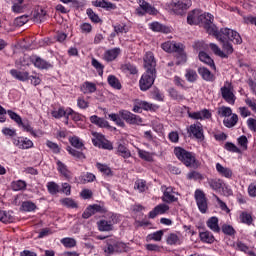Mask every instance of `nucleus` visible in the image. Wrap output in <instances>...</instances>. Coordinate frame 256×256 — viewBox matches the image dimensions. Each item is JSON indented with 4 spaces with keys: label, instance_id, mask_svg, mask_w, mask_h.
I'll return each mask as SVG.
<instances>
[{
    "label": "nucleus",
    "instance_id": "obj_1",
    "mask_svg": "<svg viewBox=\"0 0 256 256\" xmlns=\"http://www.w3.org/2000/svg\"><path fill=\"white\" fill-rule=\"evenodd\" d=\"M157 61L152 52H147L144 56V69L145 73L142 75L139 85L141 91H147L153 87L157 77Z\"/></svg>",
    "mask_w": 256,
    "mask_h": 256
},
{
    "label": "nucleus",
    "instance_id": "obj_2",
    "mask_svg": "<svg viewBox=\"0 0 256 256\" xmlns=\"http://www.w3.org/2000/svg\"><path fill=\"white\" fill-rule=\"evenodd\" d=\"M187 23L189 25H199V23H204V29L209 33V28L213 27V15L209 13L201 14V11L193 10L187 16Z\"/></svg>",
    "mask_w": 256,
    "mask_h": 256
},
{
    "label": "nucleus",
    "instance_id": "obj_3",
    "mask_svg": "<svg viewBox=\"0 0 256 256\" xmlns=\"http://www.w3.org/2000/svg\"><path fill=\"white\" fill-rule=\"evenodd\" d=\"M233 31L234 30L229 28H222L219 31V29L215 24H213L211 28L208 27V34L216 37V39L220 41V43H225L230 41L231 35H233Z\"/></svg>",
    "mask_w": 256,
    "mask_h": 256
},
{
    "label": "nucleus",
    "instance_id": "obj_4",
    "mask_svg": "<svg viewBox=\"0 0 256 256\" xmlns=\"http://www.w3.org/2000/svg\"><path fill=\"white\" fill-rule=\"evenodd\" d=\"M222 49L219 48V46L215 43H210L209 47L211 49V51L214 52L215 55H217L218 57H221L222 59H227L229 57V55H233V44L229 43V42H222Z\"/></svg>",
    "mask_w": 256,
    "mask_h": 256
},
{
    "label": "nucleus",
    "instance_id": "obj_5",
    "mask_svg": "<svg viewBox=\"0 0 256 256\" xmlns=\"http://www.w3.org/2000/svg\"><path fill=\"white\" fill-rule=\"evenodd\" d=\"M174 153L176 157L186 165V167H194L195 166V156L188 152L187 150L178 147L174 149Z\"/></svg>",
    "mask_w": 256,
    "mask_h": 256
},
{
    "label": "nucleus",
    "instance_id": "obj_6",
    "mask_svg": "<svg viewBox=\"0 0 256 256\" xmlns=\"http://www.w3.org/2000/svg\"><path fill=\"white\" fill-rule=\"evenodd\" d=\"M222 98L229 105H235V94L233 93V85L229 82H225L224 86L220 89Z\"/></svg>",
    "mask_w": 256,
    "mask_h": 256
},
{
    "label": "nucleus",
    "instance_id": "obj_7",
    "mask_svg": "<svg viewBox=\"0 0 256 256\" xmlns=\"http://www.w3.org/2000/svg\"><path fill=\"white\" fill-rule=\"evenodd\" d=\"M126 248L127 245H125L123 242L109 240L107 242V246L104 248V251L107 253V255H113V253H123Z\"/></svg>",
    "mask_w": 256,
    "mask_h": 256
},
{
    "label": "nucleus",
    "instance_id": "obj_8",
    "mask_svg": "<svg viewBox=\"0 0 256 256\" xmlns=\"http://www.w3.org/2000/svg\"><path fill=\"white\" fill-rule=\"evenodd\" d=\"M119 115L124 121H126V123H129V125H141V123H143V119H141V117L131 113L130 111L120 110Z\"/></svg>",
    "mask_w": 256,
    "mask_h": 256
},
{
    "label": "nucleus",
    "instance_id": "obj_9",
    "mask_svg": "<svg viewBox=\"0 0 256 256\" xmlns=\"http://www.w3.org/2000/svg\"><path fill=\"white\" fill-rule=\"evenodd\" d=\"M198 209L202 213H207L208 205H207V197L205 196V192L203 190L197 189L194 194Z\"/></svg>",
    "mask_w": 256,
    "mask_h": 256
},
{
    "label": "nucleus",
    "instance_id": "obj_10",
    "mask_svg": "<svg viewBox=\"0 0 256 256\" xmlns=\"http://www.w3.org/2000/svg\"><path fill=\"white\" fill-rule=\"evenodd\" d=\"M139 8L136 9V13L138 15H145V13H148L149 15H155L157 13V9L155 7L151 6L147 1L145 0H139Z\"/></svg>",
    "mask_w": 256,
    "mask_h": 256
},
{
    "label": "nucleus",
    "instance_id": "obj_11",
    "mask_svg": "<svg viewBox=\"0 0 256 256\" xmlns=\"http://www.w3.org/2000/svg\"><path fill=\"white\" fill-rule=\"evenodd\" d=\"M162 189H164V193L162 197V201H164V203H175V201H177V197L173 195V193H175L173 191V187L162 186Z\"/></svg>",
    "mask_w": 256,
    "mask_h": 256
},
{
    "label": "nucleus",
    "instance_id": "obj_12",
    "mask_svg": "<svg viewBox=\"0 0 256 256\" xmlns=\"http://www.w3.org/2000/svg\"><path fill=\"white\" fill-rule=\"evenodd\" d=\"M176 53V65H183V63H187V54L185 53V47L183 44L178 46V49L175 51Z\"/></svg>",
    "mask_w": 256,
    "mask_h": 256
},
{
    "label": "nucleus",
    "instance_id": "obj_13",
    "mask_svg": "<svg viewBox=\"0 0 256 256\" xmlns=\"http://www.w3.org/2000/svg\"><path fill=\"white\" fill-rule=\"evenodd\" d=\"M189 132L195 139H200L203 141L205 139V136L203 135V128L201 127V124H192L190 126Z\"/></svg>",
    "mask_w": 256,
    "mask_h": 256
},
{
    "label": "nucleus",
    "instance_id": "obj_14",
    "mask_svg": "<svg viewBox=\"0 0 256 256\" xmlns=\"http://www.w3.org/2000/svg\"><path fill=\"white\" fill-rule=\"evenodd\" d=\"M14 145H16V147L18 149H31V147H33V141H31L28 138H24V139H14Z\"/></svg>",
    "mask_w": 256,
    "mask_h": 256
},
{
    "label": "nucleus",
    "instance_id": "obj_15",
    "mask_svg": "<svg viewBox=\"0 0 256 256\" xmlns=\"http://www.w3.org/2000/svg\"><path fill=\"white\" fill-rule=\"evenodd\" d=\"M190 119H211V112H209V110L204 109L202 111H198V112H192L188 114Z\"/></svg>",
    "mask_w": 256,
    "mask_h": 256
},
{
    "label": "nucleus",
    "instance_id": "obj_16",
    "mask_svg": "<svg viewBox=\"0 0 256 256\" xmlns=\"http://www.w3.org/2000/svg\"><path fill=\"white\" fill-rule=\"evenodd\" d=\"M13 6L12 11L13 13H25L27 9V5L24 4V0H11Z\"/></svg>",
    "mask_w": 256,
    "mask_h": 256
},
{
    "label": "nucleus",
    "instance_id": "obj_17",
    "mask_svg": "<svg viewBox=\"0 0 256 256\" xmlns=\"http://www.w3.org/2000/svg\"><path fill=\"white\" fill-rule=\"evenodd\" d=\"M216 170L218 171L219 175H221V177H226V179H231L233 177V171L231 168H227L220 163L216 164Z\"/></svg>",
    "mask_w": 256,
    "mask_h": 256
},
{
    "label": "nucleus",
    "instance_id": "obj_18",
    "mask_svg": "<svg viewBox=\"0 0 256 256\" xmlns=\"http://www.w3.org/2000/svg\"><path fill=\"white\" fill-rule=\"evenodd\" d=\"M179 46H181V43H175L172 41L164 42L161 45L163 51H166V53H175L177 49H179Z\"/></svg>",
    "mask_w": 256,
    "mask_h": 256
},
{
    "label": "nucleus",
    "instance_id": "obj_19",
    "mask_svg": "<svg viewBox=\"0 0 256 256\" xmlns=\"http://www.w3.org/2000/svg\"><path fill=\"white\" fill-rule=\"evenodd\" d=\"M207 227L214 233H220L221 227H219V218L213 216L206 222Z\"/></svg>",
    "mask_w": 256,
    "mask_h": 256
},
{
    "label": "nucleus",
    "instance_id": "obj_20",
    "mask_svg": "<svg viewBox=\"0 0 256 256\" xmlns=\"http://www.w3.org/2000/svg\"><path fill=\"white\" fill-rule=\"evenodd\" d=\"M198 73L199 75H201L204 81H211V82L215 81V75H213V73H211V71H209V69L205 67H200L198 69Z\"/></svg>",
    "mask_w": 256,
    "mask_h": 256
},
{
    "label": "nucleus",
    "instance_id": "obj_21",
    "mask_svg": "<svg viewBox=\"0 0 256 256\" xmlns=\"http://www.w3.org/2000/svg\"><path fill=\"white\" fill-rule=\"evenodd\" d=\"M119 53H121V49L119 48L107 50L104 54V59L108 62L115 61V58L119 57Z\"/></svg>",
    "mask_w": 256,
    "mask_h": 256
},
{
    "label": "nucleus",
    "instance_id": "obj_22",
    "mask_svg": "<svg viewBox=\"0 0 256 256\" xmlns=\"http://www.w3.org/2000/svg\"><path fill=\"white\" fill-rule=\"evenodd\" d=\"M90 123H93V125H97V127L101 128L109 127V122L97 115H93L90 117Z\"/></svg>",
    "mask_w": 256,
    "mask_h": 256
},
{
    "label": "nucleus",
    "instance_id": "obj_23",
    "mask_svg": "<svg viewBox=\"0 0 256 256\" xmlns=\"http://www.w3.org/2000/svg\"><path fill=\"white\" fill-rule=\"evenodd\" d=\"M231 117H226L223 120V124L225 125V127H227L228 129H231L232 127H235V125H237V123H239V116L237 114H232L230 115Z\"/></svg>",
    "mask_w": 256,
    "mask_h": 256
},
{
    "label": "nucleus",
    "instance_id": "obj_24",
    "mask_svg": "<svg viewBox=\"0 0 256 256\" xmlns=\"http://www.w3.org/2000/svg\"><path fill=\"white\" fill-rule=\"evenodd\" d=\"M33 63L34 66L37 67V69H51V67H53L51 63L45 61L41 57H36Z\"/></svg>",
    "mask_w": 256,
    "mask_h": 256
},
{
    "label": "nucleus",
    "instance_id": "obj_25",
    "mask_svg": "<svg viewBox=\"0 0 256 256\" xmlns=\"http://www.w3.org/2000/svg\"><path fill=\"white\" fill-rule=\"evenodd\" d=\"M45 15H47V12L43 10V8H37L33 13L32 19L35 23H42L45 19Z\"/></svg>",
    "mask_w": 256,
    "mask_h": 256
},
{
    "label": "nucleus",
    "instance_id": "obj_26",
    "mask_svg": "<svg viewBox=\"0 0 256 256\" xmlns=\"http://www.w3.org/2000/svg\"><path fill=\"white\" fill-rule=\"evenodd\" d=\"M150 29L156 33H169L170 29L167 26L162 25L159 22H153L150 24Z\"/></svg>",
    "mask_w": 256,
    "mask_h": 256
},
{
    "label": "nucleus",
    "instance_id": "obj_27",
    "mask_svg": "<svg viewBox=\"0 0 256 256\" xmlns=\"http://www.w3.org/2000/svg\"><path fill=\"white\" fill-rule=\"evenodd\" d=\"M199 59L200 61H202V63H206V65H209V67H211V69H216L215 67V61H213L205 52H200L199 53Z\"/></svg>",
    "mask_w": 256,
    "mask_h": 256
},
{
    "label": "nucleus",
    "instance_id": "obj_28",
    "mask_svg": "<svg viewBox=\"0 0 256 256\" xmlns=\"http://www.w3.org/2000/svg\"><path fill=\"white\" fill-rule=\"evenodd\" d=\"M10 73L12 77H14V79H18V81H27V79H29V72H21L13 69Z\"/></svg>",
    "mask_w": 256,
    "mask_h": 256
},
{
    "label": "nucleus",
    "instance_id": "obj_29",
    "mask_svg": "<svg viewBox=\"0 0 256 256\" xmlns=\"http://www.w3.org/2000/svg\"><path fill=\"white\" fill-rule=\"evenodd\" d=\"M81 91L84 94L95 93V91H97V85H95V83H93V82H85L81 86Z\"/></svg>",
    "mask_w": 256,
    "mask_h": 256
},
{
    "label": "nucleus",
    "instance_id": "obj_30",
    "mask_svg": "<svg viewBox=\"0 0 256 256\" xmlns=\"http://www.w3.org/2000/svg\"><path fill=\"white\" fill-rule=\"evenodd\" d=\"M99 231H113V222L107 220H100L98 223Z\"/></svg>",
    "mask_w": 256,
    "mask_h": 256
},
{
    "label": "nucleus",
    "instance_id": "obj_31",
    "mask_svg": "<svg viewBox=\"0 0 256 256\" xmlns=\"http://www.w3.org/2000/svg\"><path fill=\"white\" fill-rule=\"evenodd\" d=\"M11 188L13 191H25L27 189V182L23 180L13 181Z\"/></svg>",
    "mask_w": 256,
    "mask_h": 256
},
{
    "label": "nucleus",
    "instance_id": "obj_32",
    "mask_svg": "<svg viewBox=\"0 0 256 256\" xmlns=\"http://www.w3.org/2000/svg\"><path fill=\"white\" fill-rule=\"evenodd\" d=\"M200 239L203 243H214L215 242V236L209 231L200 232Z\"/></svg>",
    "mask_w": 256,
    "mask_h": 256
},
{
    "label": "nucleus",
    "instance_id": "obj_33",
    "mask_svg": "<svg viewBox=\"0 0 256 256\" xmlns=\"http://www.w3.org/2000/svg\"><path fill=\"white\" fill-rule=\"evenodd\" d=\"M58 171L65 177V179H71V172L67 169V166L63 162L58 161Z\"/></svg>",
    "mask_w": 256,
    "mask_h": 256
},
{
    "label": "nucleus",
    "instance_id": "obj_34",
    "mask_svg": "<svg viewBox=\"0 0 256 256\" xmlns=\"http://www.w3.org/2000/svg\"><path fill=\"white\" fill-rule=\"evenodd\" d=\"M108 84L110 87H113V89H117L118 91L121 90V82L115 75L108 76Z\"/></svg>",
    "mask_w": 256,
    "mask_h": 256
},
{
    "label": "nucleus",
    "instance_id": "obj_35",
    "mask_svg": "<svg viewBox=\"0 0 256 256\" xmlns=\"http://www.w3.org/2000/svg\"><path fill=\"white\" fill-rule=\"evenodd\" d=\"M185 11H187V4L183 2L176 3L173 8V12L175 13V15H183Z\"/></svg>",
    "mask_w": 256,
    "mask_h": 256
},
{
    "label": "nucleus",
    "instance_id": "obj_36",
    "mask_svg": "<svg viewBox=\"0 0 256 256\" xmlns=\"http://www.w3.org/2000/svg\"><path fill=\"white\" fill-rule=\"evenodd\" d=\"M209 186L211 187V189H213L214 191H219V189H222L223 187V180L221 179H210L208 181Z\"/></svg>",
    "mask_w": 256,
    "mask_h": 256
},
{
    "label": "nucleus",
    "instance_id": "obj_37",
    "mask_svg": "<svg viewBox=\"0 0 256 256\" xmlns=\"http://www.w3.org/2000/svg\"><path fill=\"white\" fill-rule=\"evenodd\" d=\"M218 115L227 119V117H231V115H233V110L230 107L222 106L218 109Z\"/></svg>",
    "mask_w": 256,
    "mask_h": 256
},
{
    "label": "nucleus",
    "instance_id": "obj_38",
    "mask_svg": "<svg viewBox=\"0 0 256 256\" xmlns=\"http://www.w3.org/2000/svg\"><path fill=\"white\" fill-rule=\"evenodd\" d=\"M13 215L7 211L0 210V221L2 223H13Z\"/></svg>",
    "mask_w": 256,
    "mask_h": 256
},
{
    "label": "nucleus",
    "instance_id": "obj_39",
    "mask_svg": "<svg viewBox=\"0 0 256 256\" xmlns=\"http://www.w3.org/2000/svg\"><path fill=\"white\" fill-rule=\"evenodd\" d=\"M118 155H120L124 159H129V157H131V151H129L127 149V147H125V145L119 144L118 145Z\"/></svg>",
    "mask_w": 256,
    "mask_h": 256
},
{
    "label": "nucleus",
    "instance_id": "obj_40",
    "mask_svg": "<svg viewBox=\"0 0 256 256\" xmlns=\"http://www.w3.org/2000/svg\"><path fill=\"white\" fill-rule=\"evenodd\" d=\"M162 238H163V230H160L152 234H149L146 237V241H161Z\"/></svg>",
    "mask_w": 256,
    "mask_h": 256
},
{
    "label": "nucleus",
    "instance_id": "obj_41",
    "mask_svg": "<svg viewBox=\"0 0 256 256\" xmlns=\"http://www.w3.org/2000/svg\"><path fill=\"white\" fill-rule=\"evenodd\" d=\"M35 209H37V205H35V203L31 201H25L21 205L22 211L31 212V211H35Z\"/></svg>",
    "mask_w": 256,
    "mask_h": 256
},
{
    "label": "nucleus",
    "instance_id": "obj_42",
    "mask_svg": "<svg viewBox=\"0 0 256 256\" xmlns=\"http://www.w3.org/2000/svg\"><path fill=\"white\" fill-rule=\"evenodd\" d=\"M109 119H111V121H114V123H116L118 127H125V122L123 121V119H121V115L109 114Z\"/></svg>",
    "mask_w": 256,
    "mask_h": 256
},
{
    "label": "nucleus",
    "instance_id": "obj_43",
    "mask_svg": "<svg viewBox=\"0 0 256 256\" xmlns=\"http://www.w3.org/2000/svg\"><path fill=\"white\" fill-rule=\"evenodd\" d=\"M61 243L64 247L71 249V247H75L77 245V240H75V238H63Z\"/></svg>",
    "mask_w": 256,
    "mask_h": 256
},
{
    "label": "nucleus",
    "instance_id": "obj_44",
    "mask_svg": "<svg viewBox=\"0 0 256 256\" xmlns=\"http://www.w3.org/2000/svg\"><path fill=\"white\" fill-rule=\"evenodd\" d=\"M28 21L29 15H22L14 20V25H16V27H23V25H25V23H27Z\"/></svg>",
    "mask_w": 256,
    "mask_h": 256
},
{
    "label": "nucleus",
    "instance_id": "obj_45",
    "mask_svg": "<svg viewBox=\"0 0 256 256\" xmlns=\"http://www.w3.org/2000/svg\"><path fill=\"white\" fill-rule=\"evenodd\" d=\"M68 112H69V110L65 111V109L59 108L58 110L52 111L51 115L55 119H61V117H66V119H67V113Z\"/></svg>",
    "mask_w": 256,
    "mask_h": 256
},
{
    "label": "nucleus",
    "instance_id": "obj_46",
    "mask_svg": "<svg viewBox=\"0 0 256 256\" xmlns=\"http://www.w3.org/2000/svg\"><path fill=\"white\" fill-rule=\"evenodd\" d=\"M88 207L90 208L92 215H95V213H107V209L99 204H93Z\"/></svg>",
    "mask_w": 256,
    "mask_h": 256
},
{
    "label": "nucleus",
    "instance_id": "obj_47",
    "mask_svg": "<svg viewBox=\"0 0 256 256\" xmlns=\"http://www.w3.org/2000/svg\"><path fill=\"white\" fill-rule=\"evenodd\" d=\"M47 189L50 195H57V193H59V186L55 182H48Z\"/></svg>",
    "mask_w": 256,
    "mask_h": 256
},
{
    "label": "nucleus",
    "instance_id": "obj_48",
    "mask_svg": "<svg viewBox=\"0 0 256 256\" xmlns=\"http://www.w3.org/2000/svg\"><path fill=\"white\" fill-rule=\"evenodd\" d=\"M92 135L94 137L92 139V143H93V145H95V147H97L99 144H101L105 139V136H103L102 134L97 133V132H92Z\"/></svg>",
    "mask_w": 256,
    "mask_h": 256
},
{
    "label": "nucleus",
    "instance_id": "obj_49",
    "mask_svg": "<svg viewBox=\"0 0 256 256\" xmlns=\"http://www.w3.org/2000/svg\"><path fill=\"white\" fill-rule=\"evenodd\" d=\"M185 77L189 83H195V81H197V72L189 69L186 71Z\"/></svg>",
    "mask_w": 256,
    "mask_h": 256
},
{
    "label": "nucleus",
    "instance_id": "obj_50",
    "mask_svg": "<svg viewBox=\"0 0 256 256\" xmlns=\"http://www.w3.org/2000/svg\"><path fill=\"white\" fill-rule=\"evenodd\" d=\"M86 13L93 23H101V18H99V15L93 12V9H87Z\"/></svg>",
    "mask_w": 256,
    "mask_h": 256
},
{
    "label": "nucleus",
    "instance_id": "obj_51",
    "mask_svg": "<svg viewBox=\"0 0 256 256\" xmlns=\"http://www.w3.org/2000/svg\"><path fill=\"white\" fill-rule=\"evenodd\" d=\"M230 41L235 43V45H241V43H243V38H241V35H239V33L234 30L230 37Z\"/></svg>",
    "mask_w": 256,
    "mask_h": 256
},
{
    "label": "nucleus",
    "instance_id": "obj_52",
    "mask_svg": "<svg viewBox=\"0 0 256 256\" xmlns=\"http://www.w3.org/2000/svg\"><path fill=\"white\" fill-rule=\"evenodd\" d=\"M187 179L194 180V181H202L203 179V175H201V173L197 172V171H192L190 173L187 174Z\"/></svg>",
    "mask_w": 256,
    "mask_h": 256
},
{
    "label": "nucleus",
    "instance_id": "obj_53",
    "mask_svg": "<svg viewBox=\"0 0 256 256\" xmlns=\"http://www.w3.org/2000/svg\"><path fill=\"white\" fill-rule=\"evenodd\" d=\"M169 93L172 99H175L176 101H183V99H185V96L180 94L177 90H175V88H171Z\"/></svg>",
    "mask_w": 256,
    "mask_h": 256
},
{
    "label": "nucleus",
    "instance_id": "obj_54",
    "mask_svg": "<svg viewBox=\"0 0 256 256\" xmlns=\"http://www.w3.org/2000/svg\"><path fill=\"white\" fill-rule=\"evenodd\" d=\"M67 151L72 155V157H75L76 159H85V154L83 152H79L71 147L67 148Z\"/></svg>",
    "mask_w": 256,
    "mask_h": 256
},
{
    "label": "nucleus",
    "instance_id": "obj_55",
    "mask_svg": "<svg viewBox=\"0 0 256 256\" xmlns=\"http://www.w3.org/2000/svg\"><path fill=\"white\" fill-rule=\"evenodd\" d=\"M61 203L65 207H70L71 209H76V207H77V204L71 198H64V199L61 200Z\"/></svg>",
    "mask_w": 256,
    "mask_h": 256
},
{
    "label": "nucleus",
    "instance_id": "obj_56",
    "mask_svg": "<svg viewBox=\"0 0 256 256\" xmlns=\"http://www.w3.org/2000/svg\"><path fill=\"white\" fill-rule=\"evenodd\" d=\"M96 167L101 173H104V175H111V168L109 166L97 163Z\"/></svg>",
    "mask_w": 256,
    "mask_h": 256
},
{
    "label": "nucleus",
    "instance_id": "obj_57",
    "mask_svg": "<svg viewBox=\"0 0 256 256\" xmlns=\"http://www.w3.org/2000/svg\"><path fill=\"white\" fill-rule=\"evenodd\" d=\"M10 119H12L13 121H15V123H17V125H21V123H23V120L21 119V116H19L17 113L8 110L7 111Z\"/></svg>",
    "mask_w": 256,
    "mask_h": 256
},
{
    "label": "nucleus",
    "instance_id": "obj_58",
    "mask_svg": "<svg viewBox=\"0 0 256 256\" xmlns=\"http://www.w3.org/2000/svg\"><path fill=\"white\" fill-rule=\"evenodd\" d=\"M135 189H138L140 193H143V191L147 189V182H145V180H137L135 182Z\"/></svg>",
    "mask_w": 256,
    "mask_h": 256
},
{
    "label": "nucleus",
    "instance_id": "obj_59",
    "mask_svg": "<svg viewBox=\"0 0 256 256\" xmlns=\"http://www.w3.org/2000/svg\"><path fill=\"white\" fill-rule=\"evenodd\" d=\"M242 223H246V225H251L253 223V217L249 213H242L240 216Z\"/></svg>",
    "mask_w": 256,
    "mask_h": 256
},
{
    "label": "nucleus",
    "instance_id": "obj_60",
    "mask_svg": "<svg viewBox=\"0 0 256 256\" xmlns=\"http://www.w3.org/2000/svg\"><path fill=\"white\" fill-rule=\"evenodd\" d=\"M166 241L168 245H177L179 236H177V234H169Z\"/></svg>",
    "mask_w": 256,
    "mask_h": 256
},
{
    "label": "nucleus",
    "instance_id": "obj_61",
    "mask_svg": "<svg viewBox=\"0 0 256 256\" xmlns=\"http://www.w3.org/2000/svg\"><path fill=\"white\" fill-rule=\"evenodd\" d=\"M96 179L93 173H86L81 177V183H92V181Z\"/></svg>",
    "mask_w": 256,
    "mask_h": 256
},
{
    "label": "nucleus",
    "instance_id": "obj_62",
    "mask_svg": "<svg viewBox=\"0 0 256 256\" xmlns=\"http://www.w3.org/2000/svg\"><path fill=\"white\" fill-rule=\"evenodd\" d=\"M222 232L225 235H235V229L231 225L224 224L222 226Z\"/></svg>",
    "mask_w": 256,
    "mask_h": 256
},
{
    "label": "nucleus",
    "instance_id": "obj_63",
    "mask_svg": "<svg viewBox=\"0 0 256 256\" xmlns=\"http://www.w3.org/2000/svg\"><path fill=\"white\" fill-rule=\"evenodd\" d=\"M70 143L72 147H75L76 149H81L83 147V142L78 137H72L70 139Z\"/></svg>",
    "mask_w": 256,
    "mask_h": 256
},
{
    "label": "nucleus",
    "instance_id": "obj_64",
    "mask_svg": "<svg viewBox=\"0 0 256 256\" xmlns=\"http://www.w3.org/2000/svg\"><path fill=\"white\" fill-rule=\"evenodd\" d=\"M97 147H99V149H108V151H111L113 149V144H111V142H109L108 140L104 139L103 142Z\"/></svg>",
    "mask_w": 256,
    "mask_h": 256
}]
</instances>
